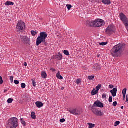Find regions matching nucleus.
Segmentation results:
<instances>
[{
  "label": "nucleus",
  "instance_id": "1",
  "mask_svg": "<svg viewBox=\"0 0 128 128\" xmlns=\"http://www.w3.org/2000/svg\"><path fill=\"white\" fill-rule=\"evenodd\" d=\"M126 48V44H119L115 46L111 50V54L114 58L120 56L122 50Z\"/></svg>",
  "mask_w": 128,
  "mask_h": 128
},
{
  "label": "nucleus",
  "instance_id": "2",
  "mask_svg": "<svg viewBox=\"0 0 128 128\" xmlns=\"http://www.w3.org/2000/svg\"><path fill=\"white\" fill-rule=\"evenodd\" d=\"M18 126V120L16 118H12L7 122V128H16Z\"/></svg>",
  "mask_w": 128,
  "mask_h": 128
},
{
  "label": "nucleus",
  "instance_id": "3",
  "mask_svg": "<svg viewBox=\"0 0 128 128\" xmlns=\"http://www.w3.org/2000/svg\"><path fill=\"white\" fill-rule=\"evenodd\" d=\"M87 24L89 26L94 28H100L104 26V22L102 19H98L94 22H88Z\"/></svg>",
  "mask_w": 128,
  "mask_h": 128
},
{
  "label": "nucleus",
  "instance_id": "4",
  "mask_svg": "<svg viewBox=\"0 0 128 128\" xmlns=\"http://www.w3.org/2000/svg\"><path fill=\"white\" fill-rule=\"evenodd\" d=\"M26 28V24L22 20H19L16 26L17 32H22Z\"/></svg>",
  "mask_w": 128,
  "mask_h": 128
},
{
  "label": "nucleus",
  "instance_id": "5",
  "mask_svg": "<svg viewBox=\"0 0 128 128\" xmlns=\"http://www.w3.org/2000/svg\"><path fill=\"white\" fill-rule=\"evenodd\" d=\"M48 38V34L46 32H42L40 33V36H38L36 40V42H42V40H46Z\"/></svg>",
  "mask_w": 128,
  "mask_h": 128
},
{
  "label": "nucleus",
  "instance_id": "6",
  "mask_svg": "<svg viewBox=\"0 0 128 128\" xmlns=\"http://www.w3.org/2000/svg\"><path fill=\"white\" fill-rule=\"evenodd\" d=\"M120 18L122 22L126 26H128V19L126 18V16L124 14V13H120Z\"/></svg>",
  "mask_w": 128,
  "mask_h": 128
},
{
  "label": "nucleus",
  "instance_id": "7",
  "mask_svg": "<svg viewBox=\"0 0 128 128\" xmlns=\"http://www.w3.org/2000/svg\"><path fill=\"white\" fill-rule=\"evenodd\" d=\"M70 112L74 116H80L82 114V110L80 108H74L70 110Z\"/></svg>",
  "mask_w": 128,
  "mask_h": 128
},
{
  "label": "nucleus",
  "instance_id": "8",
  "mask_svg": "<svg viewBox=\"0 0 128 128\" xmlns=\"http://www.w3.org/2000/svg\"><path fill=\"white\" fill-rule=\"evenodd\" d=\"M92 110L95 114V116H102V111L98 110L96 108L94 107L92 108Z\"/></svg>",
  "mask_w": 128,
  "mask_h": 128
},
{
  "label": "nucleus",
  "instance_id": "9",
  "mask_svg": "<svg viewBox=\"0 0 128 128\" xmlns=\"http://www.w3.org/2000/svg\"><path fill=\"white\" fill-rule=\"evenodd\" d=\"M116 30L112 26H110L106 29V32L108 34H114Z\"/></svg>",
  "mask_w": 128,
  "mask_h": 128
},
{
  "label": "nucleus",
  "instance_id": "10",
  "mask_svg": "<svg viewBox=\"0 0 128 128\" xmlns=\"http://www.w3.org/2000/svg\"><path fill=\"white\" fill-rule=\"evenodd\" d=\"M21 41L24 44H30V40L26 36H22L20 37Z\"/></svg>",
  "mask_w": 128,
  "mask_h": 128
},
{
  "label": "nucleus",
  "instance_id": "11",
  "mask_svg": "<svg viewBox=\"0 0 128 128\" xmlns=\"http://www.w3.org/2000/svg\"><path fill=\"white\" fill-rule=\"evenodd\" d=\"M98 107V108H104V104H102V102H100V101H96L93 106H92V108H96V107Z\"/></svg>",
  "mask_w": 128,
  "mask_h": 128
},
{
  "label": "nucleus",
  "instance_id": "12",
  "mask_svg": "<svg viewBox=\"0 0 128 128\" xmlns=\"http://www.w3.org/2000/svg\"><path fill=\"white\" fill-rule=\"evenodd\" d=\"M100 70V66L98 64H96L93 66V70L94 72H98Z\"/></svg>",
  "mask_w": 128,
  "mask_h": 128
},
{
  "label": "nucleus",
  "instance_id": "13",
  "mask_svg": "<svg viewBox=\"0 0 128 128\" xmlns=\"http://www.w3.org/2000/svg\"><path fill=\"white\" fill-rule=\"evenodd\" d=\"M110 94H112L113 98L116 96V94L118 93V88H114L112 90L110 91Z\"/></svg>",
  "mask_w": 128,
  "mask_h": 128
},
{
  "label": "nucleus",
  "instance_id": "14",
  "mask_svg": "<svg viewBox=\"0 0 128 128\" xmlns=\"http://www.w3.org/2000/svg\"><path fill=\"white\" fill-rule=\"evenodd\" d=\"M36 104L38 108H42V106H44V104L40 102H36Z\"/></svg>",
  "mask_w": 128,
  "mask_h": 128
},
{
  "label": "nucleus",
  "instance_id": "15",
  "mask_svg": "<svg viewBox=\"0 0 128 128\" xmlns=\"http://www.w3.org/2000/svg\"><path fill=\"white\" fill-rule=\"evenodd\" d=\"M42 43L44 44H45V46H48V42H46V40H42L40 42H36V44L37 46H38L40 44H42Z\"/></svg>",
  "mask_w": 128,
  "mask_h": 128
},
{
  "label": "nucleus",
  "instance_id": "16",
  "mask_svg": "<svg viewBox=\"0 0 128 128\" xmlns=\"http://www.w3.org/2000/svg\"><path fill=\"white\" fill-rule=\"evenodd\" d=\"M102 2L104 4H107V5L112 4V2L110 0H102Z\"/></svg>",
  "mask_w": 128,
  "mask_h": 128
},
{
  "label": "nucleus",
  "instance_id": "17",
  "mask_svg": "<svg viewBox=\"0 0 128 128\" xmlns=\"http://www.w3.org/2000/svg\"><path fill=\"white\" fill-rule=\"evenodd\" d=\"M56 78H58V80H64V77H62L60 75V72H58L57 73Z\"/></svg>",
  "mask_w": 128,
  "mask_h": 128
},
{
  "label": "nucleus",
  "instance_id": "18",
  "mask_svg": "<svg viewBox=\"0 0 128 128\" xmlns=\"http://www.w3.org/2000/svg\"><path fill=\"white\" fill-rule=\"evenodd\" d=\"M56 59L58 60H62V56L60 54V55H56Z\"/></svg>",
  "mask_w": 128,
  "mask_h": 128
},
{
  "label": "nucleus",
  "instance_id": "19",
  "mask_svg": "<svg viewBox=\"0 0 128 128\" xmlns=\"http://www.w3.org/2000/svg\"><path fill=\"white\" fill-rule=\"evenodd\" d=\"M46 76H48V74H46V72H44L42 73V78H46Z\"/></svg>",
  "mask_w": 128,
  "mask_h": 128
},
{
  "label": "nucleus",
  "instance_id": "20",
  "mask_svg": "<svg viewBox=\"0 0 128 128\" xmlns=\"http://www.w3.org/2000/svg\"><path fill=\"white\" fill-rule=\"evenodd\" d=\"M31 118L33 120H36V113L34 112H32V113H31Z\"/></svg>",
  "mask_w": 128,
  "mask_h": 128
},
{
  "label": "nucleus",
  "instance_id": "21",
  "mask_svg": "<svg viewBox=\"0 0 128 128\" xmlns=\"http://www.w3.org/2000/svg\"><path fill=\"white\" fill-rule=\"evenodd\" d=\"M6 6H14V3L13 2H7L5 4Z\"/></svg>",
  "mask_w": 128,
  "mask_h": 128
},
{
  "label": "nucleus",
  "instance_id": "22",
  "mask_svg": "<svg viewBox=\"0 0 128 128\" xmlns=\"http://www.w3.org/2000/svg\"><path fill=\"white\" fill-rule=\"evenodd\" d=\"M98 92H97L96 90V89H94L92 92V96H96V94H98Z\"/></svg>",
  "mask_w": 128,
  "mask_h": 128
},
{
  "label": "nucleus",
  "instance_id": "23",
  "mask_svg": "<svg viewBox=\"0 0 128 128\" xmlns=\"http://www.w3.org/2000/svg\"><path fill=\"white\" fill-rule=\"evenodd\" d=\"M102 88V84H99L96 87V92H98V90H100V88Z\"/></svg>",
  "mask_w": 128,
  "mask_h": 128
},
{
  "label": "nucleus",
  "instance_id": "24",
  "mask_svg": "<svg viewBox=\"0 0 128 128\" xmlns=\"http://www.w3.org/2000/svg\"><path fill=\"white\" fill-rule=\"evenodd\" d=\"M88 126H89V128H93L96 126V124H92V123H88Z\"/></svg>",
  "mask_w": 128,
  "mask_h": 128
},
{
  "label": "nucleus",
  "instance_id": "25",
  "mask_svg": "<svg viewBox=\"0 0 128 128\" xmlns=\"http://www.w3.org/2000/svg\"><path fill=\"white\" fill-rule=\"evenodd\" d=\"M88 2H90L92 4H96V2H100V1L98 0H88Z\"/></svg>",
  "mask_w": 128,
  "mask_h": 128
},
{
  "label": "nucleus",
  "instance_id": "26",
  "mask_svg": "<svg viewBox=\"0 0 128 128\" xmlns=\"http://www.w3.org/2000/svg\"><path fill=\"white\" fill-rule=\"evenodd\" d=\"M31 34L33 36H36V34H38V32L34 30L31 31Z\"/></svg>",
  "mask_w": 128,
  "mask_h": 128
},
{
  "label": "nucleus",
  "instance_id": "27",
  "mask_svg": "<svg viewBox=\"0 0 128 128\" xmlns=\"http://www.w3.org/2000/svg\"><path fill=\"white\" fill-rule=\"evenodd\" d=\"M32 82L33 86H34V88H36V80L34 79H32Z\"/></svg>",
  "mask_w": 128,
  "mask_h": 128
},
{
  "label": "nucleus",
  "instance_id": "28",
  "mask_svg": "<svg viewBox=\"0 0 128 128\" xmlns=\"http://www.w3.org/2000/svg\"><path fill=\"white\" fill-rule=\"evenodd\" d=\"M94 79V76H88V80H93Z\"/></svg>",
  "mask_w": 128,
  "mask_h": 128
},
{
  "label": "nucleus",
  "instance_id": "29",
  "mask_svg": "<svg viewBox=\"0 0 128 128\" xmlns=\"http://www.w3.org/2000/svg\"><path fill=\"white\" fill-rule=\"evenodd\" d=\"M126 90H127L126 88H125L123 90L122 92L123 96H126Z\"/></svg>",
  "mask_w": 128,
  "mask_h": 128
},
{
  "label": "nucleus",
  "instance_id": "30",
  "mask_svg": "<svg viewBox=\"0 0 128 128\" xmlns=\"http://www.w3.org/2000/svg\"><path fill=\"white\" fill-rule=\"evenodd\" d=\"M21 123L22 124H23V126H26V122L24 121L23 118L21 119Z\"/></svg>",
  "mask_w": 128,
  "mask_h": 128
},
{
  "label": "nucleus",
  "instance_id": "31",
  "mask_svg": "<svg viewBox=\"0 0 128 128\" xmlns=\"http://www.w3.org/2000/svg\"><path fill=\"white\" fill-rule=\"evenodd\" d=\"M12 102H14V99H12V98H9L7 102H8V104H12Z\"/></svg>",
  "mask_w": 128,
  "mask_h": 128
},
{
  "label": "nucleus",
  "instance_id": "32",
  "mask_svg": "<svg viewBox=\"0 0 128 128\" xmlns=\"http://www.w3.org/2000/svg\"><path fill=\"white\" fill-rule=\"evenodd\" d=\"M66 6L68 8V10H70V8H72V5H70V4H67Z\"/></svg>",
  "mask_w": 128,
  "mask_h": 128
},
{
  "label": "nucleus",
  "instance_id": "33",
  "mask_svg": "<svg viewBox=\"0 0 128 128\" xmlns=\"http://www.w3.org/2000/svg\"><path fill=\"white\" fill-rule=\"evenodd\" d=\"M26 85L24 83H22L21 84V88H26Z\"/></svg>",
  "mask_w": 128,
  "mask_h": 128
},
{
  "label": "nucleus",
  "instance_id": "34",
  "mask_svg": "<svg viewBox=\"0 0 128 128\" xmlns=\"http://www.w3.org/2000/svg\"><path fill=\"white\" fill-rule=\"evenodd\" d=\"M64 54H65L66 56H70V52L66 50H64Z\"/></svg>",
  "mask_w": 128,
  "mask_h": 128
},
{
  "label": "nucleus",
  "instance_id": "35",
  "mask_svg": "<svg viewBox=\"0 0 128 128\" xmlns=\"http://www.w3.org/2000/svg\"><path fill=\"white\" fill-rule=\"evenodd\" d=\"M108 42H101L100 44V46H106V44H108Z\"/></svg>",
  "mask_w": 128,
  "mask_h": 128
},
{
  "label": "nucleus",
  "instance_id": "36",
  "mask_svg": "<svg viewBox=\"0 0 128 128\" xmlns=\"http://www.w3.org/2000/svg\"><path fill=\"white\" fill-rule=\"evenodd\" d=\"M80 82H82V80H80V79H78L76 81V84H80Z\"/></svg>",
  "mask_w": 128,
  "mask_h": 128
},
{
  "label": "nucleus",
  "instance_id": "37",
  "mask_svg": "<svg viewBox=\"0 0 128 128\" xmlns=\"http://www.w3.org/2000/svg\"><path fill=\"white\" fill-rule=\"evenodd\" d=\"M120 124V121L116 122L114 124V126H118Z\"/></svg>",
  "mask_w": 128,
  "mask_h": 128
},
{
  "label": "nucleus",
  "instance_id": "38",
  "mask_svg": "<svg viewBox=\"0 0 128 128\" xmlns=\"http://www.w3.org/2000/svg\"><path fill=\"white\" fill-rule=\"evenodd\" d=\"M4 84V80H2V77H0V84Z\"/></svg>",
  "mask_w": 128,
  "mask_h": 128
},
{
  "label": "nucleus",
  "instance_id": "39",
  "mask_svg": "<svg viewBox=\"0 0 128 128\" xmlns=\"http://www.w3.org/2000/svg\"><path fill=\"white\" fill-rule=\"evenodd\" d=\"M108 100L110 102H112V96H110Z\"/></svg>",
  "mask_w": 128,
  "mask_h": 128
},
{
  "label": "nucleus",
  "instance_id": "40",
  "mask_svg": "<svg viewBox=\"0 0 128 128\" xmlns=\"http://www.w3.org/2000/svg\"><path fill=\"white\" fill-rule=\"evenodd\" d=\"M14 84H20V81L17 80H14Z\"/></svg>",
  "mask_w": 128,
  "mask_h": 128
},
{
  "label": "nucleus",
  "instance_id": "41",
  "mask_svg": "<svg viewBox=\"0 0 128 128\" xmlns=\"http://www.w3.org/2000/svg\"><path fill=\"white\" fill-rule=\"evenodd\" d=\"M10 82H12H12H14V76H10Z\"/></svg>",
  "mask_w": 128,
  "mask_h": 128
},
{
  "label": "nucleus",
  "instance_id": "42",
  "mask_svg": "<svg viewBox=\"0 0 128 128\" xmlns=\"http://www.w3.org/2000/svg\"><path fill=\"white\" fill-rule=\"evenodd\" d=\"M66 122V119L64 118H62L60 120V122L63 123Z\"/></svg>",
  "mask_w": 128,
  "mask_h": 128
},
{
  "label": "nucleus",
  "instance_id": "43",
  "mask_svg": "<svg viewBox=\"0 0 128 128\" xmlns=\"http://www.w3.org/2000/svg\"><path fill=\"white\" fill-rule=\"evenodd\" d=\"M118 106V102H116V101H115L113 102V106Z\"/></svg>",
  "mask_w": 128,
  "mask_h": 128
},
{
  "label": "nucleus",
  "instance_id": "44",
  "mask_svg": "<svg viewBox=\"0 0 128 128\" xmlns=\"http://www.w3.org/2000/svg\"><path fill=\"white\" fill-rule=\"evenodd\" d=\"M102 98H106V94H104L102 96Z\"/></svg>",
  "mask_w": 128,
  "mask_h": 128
},
{
  "label": "nucleus",
  "instance_id": "45",
  "mask_svg": "<svg viewBox=\"0 0 128 128\" xmlns=\"http://www.w3.org/2000/svg\"><path fill=\"white\" fill-rule=\"evenodd\" d=\"M50 70H52V72H56V69H54V68H52L51 69H50Z\"/></svg>",
  "mask_w": 128,
  "mask_h": 128
},
{
  "label": "nucleus",
  "instance_id": "46",
  "mask_svg": "<svg viewBox=\"0 0 128 128\" xmlns=\"http://www.w3.org/2000/svg\"><path fill=\"white\" fill-rule=\"evenodd\" d=\"M110 88H114V86L110 84L109 86Z\"/></svg>",
  "mask_w": 128,
  "mask_h": 128
},
{
  "label": "nucleus",
  "instance_id": "47",
  "mask_svg": "<svg viewBox=\"0 0 128 128\" xmlns=\"http://www.w3.org/2000/svg\"><path fill=\"white\" fill-rule=\"evenodd\" d=\"M126 102H128V95H126Z\"/></svg>",
  "mask_w": 128,
  "mask_h": 128
},
{
  "label": "nucleus",
  "instance_id": "48",
  "mask_svg": "<svg viewBox=\"0 0 128 128\" xmlns=\"http://www.w3.org/2000/svg\"><path fill=\"white\" fill-rule=\"evenodd\" d=\"M24 65L25 66H28V63L26 62H24Z\"/></svg>",
  "mask_w": 128,
  "mask_h": 128
},
{
  "label": "nucleus",
  "instance_id": "49",
  "mask_svg": "<svg viewBox=\"0 0 128 128\" xmlns=\"http://www.w3.org/2000/svg\"><path fill=\"white\" fill-rule=\"evenodd\" d=\"M123 100H126V95H123Z\"/></svg>",
  "mask_w": 128,
  "mask_h": 128
},
{
  "label": "nucleus",
  "instance_id": "50",
  "mask_svg": "<svg viewBox=\"0 0 128 128\" xmlns=\"http://www.w3.org/2000/svg\"><path fill=\"white\" fill-rule=\"evenodd\" d=\"M61 90H64V87H62V88H61Z\"/></svg>",
  "mask_w": 128,
  "mask_h": 128
},
{
  "label": "nucleus",
  "instance_id": "51",
  "mask_svg": "<svg viewBox=\"0 0 128 128\" xmlns=\"http://www.w3.org/2000/svg\"><path fill=\"white\" fill-rule=\"evenodd\" d=\"M100 54H98V58H100Z\"/></svg>",
  "mask_w": 128,
  "mask_h": 128
},
{
  "label": "nucleus",
  "instance_id": "52",
  "mask_svg": "<svg viewBox=\"0 0 128 128\" xmlns=\"http://www.w3.org/2000/svg\"><path fill=\"white\" fill-rule=\"evenodd\" d=\"M8 92V90H4V92Z\"/></svg>",
  "mask_w": 128,
  "mask_h": 128
},
{
  "label": "nucleus",
  "instance_id": "53",
  "mask_svg": "<svg viewBox=\"0 0 128 128\" xmlns=\"http://www.w3.org/2000/svg\"><path fill=\"white\" fill-rule=\"evenodd\" d=\"M122 110H124V106H121Z\"/></svg>",
  "mask_w": 128,
  "mask_h": 128
},
{
  "label": "nucleus",
  "instance_id": "54",
  "mask_svg": "<svg viewBox=\"0 0 128 128\" xmlns=\"http://www.w3.org/2000/svg\"><path fill=\"white\" fill-rule=\"evenodd\" d=\"M99 0V2H100V0Z\"/></svg>",
  "mask_w": 128,
  "mask_h": 128
}]
</instances>
